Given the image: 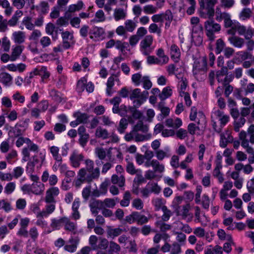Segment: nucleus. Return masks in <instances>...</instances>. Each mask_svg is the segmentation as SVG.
Segmentation results:
<instances>
[{
  "label": "nucleus",
  "instance_id": "f257e3e1",
  "mask_svg": "<svg viewBox=\"0 0 254 254\" xmlns=\"http://www.w3.org/2000/svg\"><path fill=\"white\" fill-rule=\"evenodd\" d=\"M204 27L205 34L210 41H213L215 39V34L219 33L221 29V25L212 19L206 20L204 22Z\"/></svg>",
  "mask_w": 254,
  "mask_h": 254
},
{
  "label": "nucleus",
  "instance_id": "f03ea898",
  "mask_svg": "<svg viewBox=\"0 0 254 254\" xmlns=\"http://www.w3.org/2000/svg\"><path fill=\"white\" fill-rule=\"evenodd\" d=\"M239 139L241 141V146L244 148L250 146L249 143L254 144V124L251 125L247 132L242 130L239 134Z\"/></svg>",
  "mask_w": 254,
  "mask_h": 254
},
{
  "label": "nucleus",
  "instance_id": "7ed1b4c3",
  "mask_svg": "<svg viewBox=\"0 0 254 254\" xmlns=\"http://www.w3.org/2000/svg\"><path fill=\"white\" fill-rule=\"evenodd\" d=\"M200 5V14H207L209 17L214 16V6L218 2L217 0H198Z\"/></svg>",
  "mask_w": 254,
  "mask_h": 254
},
{
  "label": "nucleus",
  "instance_id": "20e7f679",
  "mask_svg": "<svg viewBox=\"0 0 254 254\" xmlns=\"http://www.w3.org/2000/svg\"><path fill=\"white\" fill-rule=\"evenodd\" d=\"M214 115L216 119L220 122V126H217L216 122L212 117V125L214 130L217 132H220L222 128L226 125L229 121V116L220 110H217L214 112Z\"/></svg>",
  "mask_w": 254,
  "mask_h": 254
},
{
  "label": "nucleus",
  "instance_id": "39448f33",
  "mask_svg": "<svg viewBox=\"0 0 254 254\" xmlns=\"http://www.w3.org/2000/svg\"><path fill=\"white\" fill-rule=\"evenodd\" d=\"M148 92L144 91L141 92L139 88H135L131 90L129 93V98L133 100L134 106H140L147 98Z\"/></svg>",
  "mask_w": 254,
  "mask_h": 254
},
{
  "label": "nucleus",
  "instance_id": "423d86ee",
  "mask_svg": "<svg viewBox=\"0 0 254 254\" xmlns=\"http://www.w3.org/2000/svg\"><path fill=\"white\" fill-rule=\"evenodd\" d=\"M216 20L218 21L224 20V26L225 28H230L235 24L231 18V15L226 12H222L220 8L217 7L215 12Z\"/></svg>",
  "mask_w": 254,
  "mask_h": 254
},
{
  "label": "nucleus",
  "instance_id": "0eeeda50",
  "mask_svg": "<svg viewBox=\"0 0 254 254\" xmlns=\"http://www.w3.org/2000/svg\"><path fill=\"white\" fill-rule=\"evenodd\" d=\"M60 193L58 187H53L48 189L46 191L45 201L46 203H56L55 197Z\"/></svg>",
  "mask_w": 254,
  "mask_h": 254
},
{
  "label": "nucleus",
  "instance_id": "6e6552de",
  "mask_svg": "<svg viewBox=\"0 0 254 254\" xmlns=\"http://www.w3.org/2000/svg\"><path fill=\"white\" fill-rule=\"evenodd\" d=\"M63 47L65 49H68L74 44V37L72 32L68 31L63 32L62 33Z\"/></svg>",
  "mask_w": 254,
  "mask_h": 254
},
{
  "label": "nucleus",
  "instance_id": "1a4fd4ad",
  "mask_svg": "<svg viewBox=\"0 0 254 254\" xmlns=\"http://www.w3.org/2000/svg\"><path fill=\"white\" fill-rule=\"evenodd\" d=\"M83 155L77 151H73L69 157V160L71 166L74 168H78L80 162L83 160Z\"/></svg>",
  "mask_w": 254,
  "mask_h": 254
},
{
  "label": "nucleus",
  "instance_id": "9d476101",
  "mask_svg": "<svg viewBox=\"0 0 254 254\" xmlns=\"http://www.w3.org/2000/svg\"><path fill=\"white\" fill-rule=\"evenodd\" d=\"M233 140V138L231 135V131L229 130H226L220 134V146L225 148L228 143L232 142Z\"/></svg>",
  "mask_w": 254,
  "mask_h": 254
},
{
  "label": "nucleus",
  "instance_id": "9b49d317",
  "mask_svg": "<svg viewBox=\"0 0 254 254\" xmlns=\"http://www.w3.org/2000/svg\"><path fill=\"white\" fill-rule=\"evenodd\" d=\"M73 117L75 118V120L70 123V125L73 127H76L80 124L86 123L88 119L86 114L80 112L75 113L73 114Z\"/></svg>",
  "mask_w": 254,
  "mask_h": 254
},
{
  "label": "nucleus",
  "instance_id": "f8f14e48",
  "mask_svg": "<svg viewBox=\"0 0 254 254\" xmlns=\"http://www.w3.org/2000/svg\"><path fill=\"white\" fill-rule=\"evenodd\" d=\"M41 180L43 182L45 183L49 180V185L51 186L56 185L58 182V177L56 175H49L47 171H45L41 177Z\"/></svg>",
  "mask_w": 254,
  "mask_h": 254
},
{
  "label": "nucleus",
  "instance_id": "ddd939ff",
  "mask_svg": "<svg viewBox=\"0 0 254 254\" xmlns=\"http://www.w3.org/2000/svg\"><path fill=\"white\" fill-rule=\"evenodd\" d=\"M228 41L232 46L239 49L242 48L245 43L244 39L237 36L229 37Z\"/></svg>",
  "mask_w": 254,
  "mask_h": 254
},
{
  "label": "nucleus",
  "instance_id": "4468645a",
  "mask_svg": "<svg viewBox=\"0 0 254 254\" xmlns=\"http://www.w3.org/2000/svg\"><path fill=\"white\" fill-rule=\"evenodd\" d=\"M12 39L15 43L22 44L25 41L26 36L25 32L21 31H14L12 35Z\"/></svg>",
  "mask_w": 254,
  "mask_h": 254
},
{
  "label": "nucleus",
  "instance_id": "2eb2a0df",
  "mask_svg": "<svg viewBox=\"0 0 254 254\" xmlns=\"http://www.w3.org/2000/svg\"><path fill=\"white\" fill-rule=\"evenodd\" d=\"M44 185L39 182L33 183L30 186V191L36 195L42 194L44 190Z\"/></svg>",
  "mask_w": 254,
  "mask_h": 254
},
{
  "label": "nucleus",
  "instance_id": "dca6fc26",
  "mask_svg": "<svg viewBox=\"0 0 254 254\" xmlns=\"http://www.w3.org/2000/svg\"><path fill=\"white\" fill-rule=\"evenodd\" d=\"M165 125L169 127L178 128L182 126V121L179 118L174 119L169 118L165 121Z\"/></svg>",
  "mask_w": 254,
  "mask_h": 254
},
{
  "label": "nucleus",
  "instance_id": "f3484780",
  "mask_svg": "<svg viewBox=\"0 0 254 254\" xmlns=\"http://www.w3.org/2000/svg\"><path fill=\"white\" fill-rule=\"evenodd\" d=\"M12 80V77L7 72L0 73V82L5 86L10 85Z\"/></svg>",
  "mask_w": 254,
  "mask_h": 254
},
{
  "label": "nucleus",
  "instance_id": "a211bd4d",
  "mask_svg": "<svg viewBox=\"0 0 254 254\" xmlns=\"http://www.w3.org/2000/svg\"><path fill=\"white\" fill-rule=\"evenodd\" d=\"M23 50V46L17 45L12 49L11 53V61H15L20 56Z\"/></svg>",
  "mask_w": 254,
  "mask_h": 254
},
{
  "label": "nucleus",
  "instance_id": "6ab92c4d",
  "mask_svg": "<svg viewBox=\"0 0 254 254\" xmlns=\"http://www.w3.org/2000/svg\"><path fill=\"white\" fill-rule=\"evenodd\" d=\"M49 95L53 100L57 103H61L64 100L63 94L54 89L50 91Z\"/></svg>",
  "mask_w": 254,
  "mask_h": 254
},
{
  "label": "nucleus",
  "instance_id": "aec40b11",
  "mask_svg": "<svg viewBox=\"0 0 254 254\" xmlns=\"http://www.w3.org/2000/svg\"><path fill=\"white\" fill-rule=\"evenodd\" d=\"M83 3L82 1H78L76 4H72L69 5L67 11L65 13V15H68L69 13H73L82 9Z\"/></svg>",
  "mask_w": 254,
  "mask_h": 254
},
{
  "label": "nucleus",
  "instance_id": "412c9836",
  "mask_svg": "<svg viewBox=\"0 0 254 254\" xmlns=\"http://www.w3.org/2000/svg\"><path fill=\"white\" fill-rule=\"evenodd\" d=\"M170 54L171 58L173 59L176 62H178V60L181 56V52L177 45L174 44L171 46Z\"/></svg>",
  "mask_w": 254,
  "mask_h": 254
},
{
  "label": "nucleus",
  "instance_id": "4be33fe9",
  "mask_svg": "<svg viewBox=\"0 0 254 254\" xmlns=\"http://www.w3.org/2000/svg\"><path fill=\"white\" fill-rule=\"evenodd\" d=\"M93 205L99 207L100 209H108L111 207V199L107 198L104 201H95Z\"/></svg>",
  "mask_w": 254,
  "mask_h": 254
},
{
  "label": "nucleus",
  "instance_id": "5701e85b",
  "mask_svg": "<svg viewBox=\"0 0 254 254\" xmlns=\"http://www.w3.org/2000/svg\"><path fill=\"white\" fill-rule=\"evenodd\" d=\"M152 203L154 206L155 210L156 211H158L160 209L162 210L164 207H166L165 205L166 201L161 198L156 197L154 198L152 201Z\"/></svg>",
  "mask_w": 254,
  "mask_h": 254
},
{
  "label": "nucleus",
  "instance_id": "b1692460",
  "mask_svg": "<svg viewBox=\"0 0 254 254\" xmlns=\"http://www.w3.org/2000/svg\"><path fill=\"white\" fill-rule=\"evenodd\" d=\"M252 15V10L248 7L243 8L239 14L240 19L247 20L250 19Z\"/></svg>",
  "mask_w": 254,
  "mask_h": 254
},
{
  "label": "nucleus",
  "instance_id": "393cba45",
  "mask_svg": "<svg viewBox=\"0 0 254 254\" xmlns=\"http://www.w3.org/2000/svg\"><path fill=\"white\" fill-rule=\"evenodd\" d=\"M127 16L126 12L122 8H116L114 10V16L116 21L124 19Z\"/></svg>",
  "mask_w": 254,
  "mask_h": 254
},
{
  "label": "nucleus",
  "instance_id": "a878e982",
  "mask_svg": "<svg viewBox=\"0 0 254 254\" xmlns=\"http://www.w3.org/2000/svg\"><path fill=\"white\" fill-rule=\"evenodd\" d=\"M45 209L42 210L43 217H46L50 214L52 213L55 210V203H48Z\"/></svg>",
  "mask_w": 254,
  "mask_h": 254
},
{
  "label": "nucleus",
  "instance_id": "bb28decb",
  "mask_svg": "<svg viewBox=\"0 0 254 254\" xmlns=\"http://www.w3.org/2000/svg\"><path fill=\"white\" fill-rule=\"evenodd\" d=\"M133 130L134 131H140L144 133L147 132L148 130V127L146 125H144L142 121H139L134 126Z\"/></svg>",
  "mask_w": 254,
  "mask_h": 254
},
{
  "label": "nucleus",
  "instance_id": "cd10ccee",
  "mask_svg": "<svg viewBox=\"0 0 254 254\" xmlns=\"http://www.w3.org/2000/svg\"><path fill=\"white\" fill-rule=\"evenodd\" d=\"M69 244L66 245L64 247V249L69 252H74L77 248L78 243V240L75 239L70 240L69 242Z\"/></svg>",
  "mask_w": 254,
  "mask_h": 254
},
{
  "label": "nucleus",
  "instance_id": "c85d7f7f",
  "mask_svg": "<svg viewBox=\"0 0 254 254\" xmlns=\"http://www.w3.org/2000/svg\"><path fill=\"white\" fill-rule=\"evenodd\" d=\"M246 119L244 117H240L235 120L234 122V129L236 132L240 131V128L243 127L246 123Z\"/></svg>",
  "mask_w": 254,
  "mask_h": 254
},
{
  "label": "nucleus",
  "instance_id": "c756f323",
  "mask_svg": "<svg viewBox=\"0 0 254 254\" xmlns=\"http://www.w3.org/2000/svg\"><path fill=\"white\" fill-rule=\"evenodd\" d=\"M125 179L124 177L120 175L112 176V183L118 185L120 187H122L125 185Z\"/></svg>",
  "mask_w": 254,
  "mask_h": 254
},
{
  "label": "nucleus",
  "instance_id": "7c9ffc66",
  "mask_svg": "<svg viewBox=\"0 0 254 254\" xmlns=\"http://www.w3.org/2000/svg\"><path fill=\"white\" fill-rule=\"evenodd\" d=\"M156 55L159 57V60L163 64H166L168 62L169 58L168 56L165 55L163 49H158L157 51Z\"/></svg>",
  "mask_w": 254,
  "mask_h": 254
},
{
  "label": "nucleus",
  "instance_id": "2f4dec72",
  "mask_svg": "<svg viewBox=\"0 0 254 254\" xmlns=\"http://www.w3.org/2000/svg\"><path fill=\"white\" fill-rule=\"evenodd\" d=\"M136 27V24L132 20L128 19L125 22V27L127 32H132Z\"/></svg>",
  "mask_w": 254,
  "mask_h": 254
},
{
  "label": "nucleus",
  "instance_id": "473e14b6",
  "mask_svg": "<svg viewBox=\"0 0 254 254\" xmlns=\"http://www.w3.org/2000/svg\"><path fill=\"white\" fill-rule=\"evenodd\" d=\"M153 42V37L151 35H146L140 43V46H150Z\"/></svg>",
  "mask_w": 254,
  "mask_h": 254
},
{
  "label": "nucleus",
  "instance_id": "72a5a7b5",
  "mask_svg": "<svg viewBox=\"0 0 254 254\" xmlns=\"http://www.w3.org/2000/svg\"><path fill=\"white\" fill-rule=\"evenodd\" d=\"M149 32L150 33H156L158 36H160L162 32L161 26L158 25L154 23H152L148 27Z\"/></svg>",
  "mask_w": 254,
  "mask_h": 254
},
{
  "label": "nucleus",
  "instance_id": "f704fd0d",
  "mask_svg": "<svg viewBox=\"0 0 254 254\" xmlns=\"http://www.w3.org/2000/svg\"><path fill=\"white\" fill-rule=\"evenodd\" d=\"M152 168L153 170L158 173H162L164 171L165 167L163 164H160L157 160H153Z\"/></svg>",
  "mask_w": 254,
  "mask_h": 254
},
{
  "label": "nucleus",
  "instance_id": "c9c22d12",
  "mask_svg": "<svg viewBox=\"0 0 254 254\" xmlns=\"http://www.w3.org/2000/svg\"><path fill=\"white\" fill-rule=\"evenodd\" d=\"M131 198V196L130 192L128 191H126L124 195L123 199L120 202L121 205L123 207L128 206Z\"/></svg>",
  "mask_w": 254,
  "mask_h": 254
},
{
  "label": "nucleus",
  "instance_id": "e433bc0d",
  "mask_svg": "<svg viewBox=\"0 0 254 254\" xmlns=\"http://www.w3.org/2000/svg\"><path fill=\"white\" fill-rule=\"evenodd\" d=\"M156 226L159 228L160 231L162 232H165L171 229V226L169 224H166L163 222V221H158L155 223Z\"/></svg>",
  "mask_w": 254,
  "mask_h": 254
},
{
  "label": "nucleus",
  "instance_id": "4c0bfd02",
  "mask_svg": "<svg viewBox=\"0 0 254 254\" xmlns=\"http://www.w3.org/2000/svg\"><path fill=\"white\" fill-rule=\"evenodd\" d=\"M22 24L25 26L27 29L29 30H32L34 28V24L32 22V18L29 16H26L23 18Z\"/></svg>",
  "mask_w": 254,
  "mask_h": 254
},
{
  "label": "nucleus",
  "instance_id": "58836bf2",
  "mask_svg": "<svg viewBox=\"0 0 254 254\" xmlns=\"http://www.w3.org/2000/svg\"><path fill=\"white\" fill-rule=\"evenodd\" d=\"M109 133L107 130L101 127H98L95 132L96 136L103 139L107 138L109 136Z\"/></svg>",
  "mask_w": 254,
  "mask_h": 254
},
{
  "label": "nucleus",
  "instance_id": "ea45409f",
  "mask_svg": "<svg viewBox=\"0 0 254 254\" xmlns=\"http://www.w3.org/2000/svg\"><path fill=\"white\" fill-rule=\"evenodd\" d=\"M5 114L9 121H15L18 116V113L15 110H6Z\"/></svg>",
  "mask_w": 254,
  "mask_h": 254
},
{
  "label": "nucleus",
  "instance_id": "a19ab883",
  "mask_svg": "<svg viewBox=\"0 0 254 254\" xmlns=\"http://www.w3.org/2000/svg\"><path fill=\"white\" fill-rule=\"evenodd\" d=\"M121 99L120 97H115L113 100H112V103H114V107L112 109V110L115 113H119L121 116L123 115V113L122 111L119 109L118 105L120 103Z\"/></svg>",
  "mask_w": 254,
  "mask_h": 254
},
{
  "label": "nucleus",
  "instance_id": "79ce46f5",
  "mask_svg": "<svg viewBox=\"0 0 254 254\" xmlns=\"http://www.w3.org/2000/svg\"><path fill=\"white\" fill-rule=\"evenodd\" d=\"M96 3L100 8L102 7L104 4H105V8L108 11L111 9L110 4L111 3V0H96Z\"/></svg>",
  "mask_w": 254,
  "mask_h": 254
},
{
  "label": "nucleus",
  "instance_id": "37998d69",
  "mask_svg": "<svg viewBox=\"0 0 254 254\" xmlns=\"http://www.w3.org/2000/svg\"><path fill=\"white\" fill-rule=\"evenodd\" d=\"M16 184L14 182H9L5 185L4 189V193L7 194L12 193L15 190Z\"/></svg>",
  "mask_w": 254,
  "mask_h": 254
},
{
  "label": "nucleus",
  "instance_id": "c03bdc74",
  "mask_svg": "<svg viewBox=\"0 0 254 254\" xmlns=\"http://www.w3.org/2000/svg\"><path fill=\"white\" fill-rule=\"evenodd\" d=\"M50 152L52 153L53 156L55 158V159L59 162L60 161H62V157L59 155V148L57 146H53L50 147Z\"/></svg>",
  "mask_w": 254,
  "mask_h": 254
},
{
  "label": "nucleus",
  "instance_id": "a18cd8bd",
  "mask_svg": "<svg viewBox=\"0 0 254 254\" xmlns=\"http://www.w3.org/2000/svg\"><path fill=\"white\" fill-rule=\"evenodd\" d=\"M90 175L87 176V181L91 182L93 179L98 178L99 176L100 171L98 168L93 169L91 172H89Z\"/></svg>",
  "mask_w": 254,
  "mask_h": 254
},
{
  "label": "nucleus",
  "instance_id": "49530a36",
  "mask_svg": "<svg viewBox=\"0 0 254 254\" xmlns=\"http://www.w3.org/2000/svg\"><path fill=\"white\" fill-rule=\"evenodd\" d=\"M147 186L149 187L151 192L158 194L161 191V188L157 183L153 182L149 183L147 184Z\"/></svg>",
  "mask_w": 254,
  "mask_h": 254
},
{
  "label": "nucleus",
  "instance_id": "de8ad7c7",
  "mask_svg": "<svg viewBox=\"0 0 254 254\" xmlns=\"http://www.w3.org/2000/svg\"><path fill=\"white\" fill-rule=\"evenodd\" d=\"M1 104L2 107L9 109L12 107L11 100L7 96H3L1 98Z\"/></svg>",
  "mask_w": 254,
  "mask_h": 254
},
{
  "label": "nucleus",
  "instance_id": "09e8293b",
  "mask_svg": "<svg viewBox=\"0 0 254 254\" xmlns=\"http://www.w3.org/2000/svg\"><path fill=\"white\" fill-rule=\"evenodd\" d=\"M141 82L143 84V87L146 90L150 89L152 86V83L148 76H143L141 79Z\"/></svg>",
  "mask_w": 254,
  "mask_h": 254
},
{
  "label": "nucleus",
  "instance_id": "8fccbe9b",
  "mask_svg": "<svg viewBox=\"0 0 254 254\" xmlns=\"http://www.w3.org/2000/svg\"><path fill=\"white\" fill-rule=\"evenodd\" d=\"M143 206V201L140 198H135L132 201V206L137 210L142 209Z\"/></svg>",
  "mask_w": 254,
  "mask_h": 254
},
{
  "label": "nucleus",
  "instance_id": "3c124183",
  "mask_svg": "<svg viewBox=\"0 0 254 254\" xmlns=\"http://www.w3.org/2000/svg\"><path fill=\"white\" fill-rule=\"evenodd\" d=\"M172 95V89L169 87H165L163 89L162 93L159 94V98L164 100Z\"/></svg>",
  "mask_w": 254,
  "mask_h": 254
},
{
  "label": "nucleus",
  "instance_id": "603ef678",
  "mask_svg": "<svg viewBox=\"0 0 254 254\" xmlns=\"http://www.w3.org/2000/svg\"><path fill=\"white\" fill-rule=\"evenodd\" d=\"M24 172V169L21 167H16L13 169L12 172L13 178L16 179L20 177Z\"/></svg>",
  "mask_w": 254,
  "mask_h": 254
},
{
  "label": "nucleus",
  "instance_id": "864d4df0",
  "mask_svg": "<svg viewBox=\"0 0 254 254\" xmlns=\"http://www.w3.org/2000/svg\"><path fill=\"white\" fill-rule=\"evenodd\" d=\"M41 35V32L39 30H34L29 36V39L31 41H37Z\"/></svg>",
  "mask_w": 254,
  "mask_h": 254
},
{
  "label": "nucleus",
  "instance_id": "5fc2aeb1",
  "mask_svg": "<svg viewBox=\"0 0 254 254\" xmlns=\"http://www.w3.org/2000/svg\"><path fill=\"white\" fill-rule=\"evenodd\" d=\"M157 8L151 4H147L143 7V11L146 14H153L157 12Z\"/></svg>",
  "mask_w": 254,
  "mask_h": 254
},
{
  "label": "nucleus",
  "instance_id": "6e6d98bb",
  "mask_svg": "<svg viewBox=\"0 0 254 254\" xmlns=\"http://www.w3.org/2000/svg\"><path fill=\"white\" fill-rule=\"evenodd\" d=\"M225 44L222 39H219L217 40L216 43V52L217 54H220L223 50L224 49Z\"/></svg>",
  "mask_w": 254,
  "mask_h": 254
},
{
  "label": "nucleus",
  "instance_id": "4d7b16f0",
  "mask_svg": "<svg viewBox=\"0 0 254 254\" xmlns=\"http://www.w3.org/2000/svg\"><path fill=\"white\" fill-rule=\"evenodd\" d=\"M10 47V42L6 37L2 38L1 48L3 49V51L7 52L9 51Z\"/></svg>",
  "mask_w": 254,
  "mask_h": 254
},
{
  "label": "nucleus",
  "instance_id": "13d9d810",
  "mask_svg": "<svg viewBox=\"0 0 254 254\" xmlns=\"http://www.w3.org/2000/svg\"><path fill=\"white\" fill-rule=\"evenodd\" d=\"M235 28L236 29V31L238 32V34L240 35H243L245 32H246V27L244 25H241L239 22H235Z\"/></svg>",
  "mask_w": 254,
  "mask_h": 254
},
{
  "label": "nucleus",
  "instance_id": "bf43d9fd",
  "mask_svg": "<svg viewBox=\"0 0 254 254\" xmlns=\"http://www.w3.org/2000/svg\"><path fill=\"white\" fill-rule=\"evenodd\" d=\"M105 20V16L104 12L102 10H99L95 13V19L92 20L94 22H103Z\"/></svg>",
  "mask_w": 254,
  "mask_h": 254
},
{
  "label": "nucleus",
  "instance_id": "052dcab7",
  "mask_svg": "<svg viewBox=\"0 0 254 254\" xmlns=\"http://www.w3.org/2000/svg\"><path fill=\"white\" fill-rule=\"evenodd\" d=\"M176 134L178 138L180 139H184L188 136V131L184 128H180L176 131Z\"/></svg>",
  "mask_w": 254,
  "mask_h": 254
},
{
  "label": "nucleus",
  "instance_id": "680f3d73",
  "mask_svg": "<svg viewBox=\"0 0 254 254\" xmlns=\"http://www.w3.org/2000/svg\"><path fill=\"white\" fill-rule=\"evenodd\" d=\"M162 210L163 212V214L161 217L162 220L163 221H168L172 215L171 211L167 207H164Z\"/></svg>",
  "mask_w": 254,
  "mask_h": 254
},
{
  "label": "nucleus",
  "instance_id": "e2e57ef3",
  "mask_svg": "<svg viewBox=\"0 0 254 254\" xmlns=\"http://www.w3.org/2000/svg\"><path fill=\"white\" fill-rule=\"evenodd\" d=\"M147 62L148 64H157L163 65V64L159 60V59L153 56H148L147 58Z\"/></svg>",
  "mask_w": 254,
  "mask_h": 254
},
{
  "label": "nucleus",
  "instance_id": "0e129e2a",
  "mask_svg": "<svg viewBox=\"0 0 254 254\" xmlns=\"http://www.w3.org/2000/svg\"><path fill=\"white\" fill-rule=\"evenodd\" d=\"M14 101L19 102L20 103H24L25 101V98L19 92H16L12 96Z\"/></svg>",
  "mask_w": 254,
  "mask_h": 254
},
{
  "label": "nucleus",
  "instance_id": "69168bd1",
  "mask_svg": "<svg viewBox=\"0 0 254 254\" xmlns=\"http://www.w3.org/2000/svg\"><path fill=\"white\" fill-rule=\"evenodd\" d=\"M199 130V127L194 123L189 124L188 126V132L191 135L195 134L197 130Z\"/></svg>",
  "mask_w": 254,
  "mask_h": 254
},
{
  "label": "nucleus",
  "instance_id": "338daca9",
  "mask_svg": "<svg viewBox=\"0 0 254 254\" xmlns=\"http://www.w3.org/2000/svg\"><path fill=\"white\" fill-rule=\"evenodd\" d=\"M140 50L143 55L148 56L153 52L154 47L150 46H140Z\"/></svg>",
  "mask_w": 254,
  "mask_h": 254
},
{
  "label": "nucleus",
  "instance_id": "774afa93",
  "mask_svg": "<svg viewBox=\"0 0 254 254\" xmlns=\"http://www.w3.org/2000/svg\"><path fill=\"white\" fill-rule=\"evenodd\" d=\"M181 252V248L180 244L175 242L172 244L170 254H179Z\"/></svg>",
  "mask_w": 254,
  "mask_h": 254
}]
</instances>
